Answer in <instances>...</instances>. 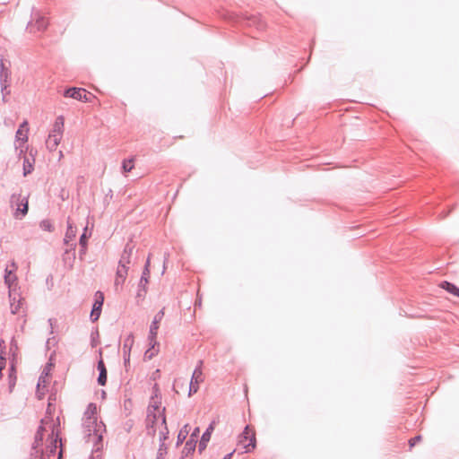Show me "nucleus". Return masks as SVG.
<instances>
[{"mask_svg":"<svg viewBox=\"0 0 459 459\" xmlns=\"http://www.w3.org/2000/svg\"><path fill=\"white\" fill-rule=\"evenodd\" d=\"M152 349H149L148 351H145L144 357L148 359H151L157 352V351H152Z\"/></svg>","mask_w":459,"mask_h":459,"instance_id":"nucleus-37","label":"nucleus"},{"mask_svg":"<svg viewBox=\"0 0 459 459\" xmlns=\"http://www.w3.org/2000/svg\"><path fill=\"white\" fill-rule=\"evenodd\" d=\"M11 206L15 210L13 216L21 220L28 213V197L21 194H13L11 196Z\"/></svg>","mask_w":459,"mask_h":459,"instance_id":"nucleus-3","label":"nucleus"},{"mask_svg":"<svg viewBox=\"0 0 459 459\" xmlns=\"http://www.w3.org/2000/svg\"><path fill=\"white\" fill-rule=\"evenodd\" d=\"M1 69H8L7 67H5L4 63L3 60H1V62H0V70Z\"/></svg>","mask_w":459,"mask_h":459,"instance_id":"nucleus-44","label":"nucleus"},{"mask_svg":"<svg viewBox=\"0 0 459 459\" xmlns=\"http://www.w3.org/2000/svg\"><path fill=\"white\" fill-rule=\"evenodd\" d=\"M167 260H168V257H165L163 264H166Z\"/></svg>","mask_w":459,"mask_h":459,"instance_id":"nucleus-47","label":"nucleus"},{"mask_svg":"<svg viewBox=\"0 0 459 459\" xmlns=\"http://www.w3.org/2000/svg\"><path fill=\"white\" fill-rule=\"evenodd\" d=\"M65 129V120L62 116H59L55 120L52 129L49 132V134L56 135L57 134L59 137H63Z\"/></svg>","mask_w":459,"mask_h":459,"instance_id":"nucleus-16","label":"nucleus"},{"mask_svg":"<svg viewBox=\"0 0 459 459\" xmlns=\"http://www.w3.org/2000/svg\"><path fill=\"white\" fill-rule=\"evenodd\" d=\"M91 235V232H90L88 234V226H86L83 230V232L82 234L81 235L80 237V240H79V243H80V246L81 247L86 249L87 248V239L88 238H90Z\"/></svg>","mask_w":459,"mask_h":459,"instance_id":"nucleus-28","label":"nucleus"},{"mask_svg":"<svg viewBox=\"0 0 459 459\" xmlns=\"http://www.w3.org/2000/svg\"><path fill=\"white\" fill-rule=\"evenodd\" d=\"M11 76V72L9 69H1L0 70V84H1V92L3 95V100L5 102L6 96L10 94V91L8 88L10 86L9 79Z\"/></svg>","mask_w":459,"mask_h":459,"instance_id":"nucleus-12","label":"nucleus"},{"mask_svg":"<svg viewBox=\"0 0 459 459\" xmlns=\"http://www.w3.org/2000/svg\"><path fill=\"white\" fill-rule=\"evenodd\" d=\"M97 368L100 372L98 383L100 385H105L107 383V368L102 359L98 361Z\"/></svg>","mask_w":459,"mask_h":459,"instance_id":"nucleus-19","label":"nucleus"},{"mask_svg":"<svg viewBox=\"0 0 459 459\" xmlns=\"http://www.w3.org/2000/svg\"><path fill=\"white\" fill-rule=\"evenodd\" d=\"M10 297V308L11 312L13 315L20 314L22 312L23 307V299L20 297L19 294L15 292L14 290H9Z\"/></svg>","mask_w":459,"mask_h":459,"instance_id":"nucleus-11","label":"nucleus"},{"mask_svg":"<svg viewBox=\"0 0 459 459\" xmlns=\"http://www.w3.org/2000/svg\"><path fill=\"white\" fill-rule=\"evenodd\" d=\"M149 274H143L142 275L141 279H140V281H139V290H138V293H137V296L138 297H141L142 296V290L143 292H145V286L148 284L149 282Z\"/></svg>","mask_w":459,"mask_h":459,"instance_id":"nucleus-27","label":"nucleus"},{"mask_svg":"<svg viewBox=\"0 0 459 459\" xmlns=\"http://www.w3.org/2000/svg\"><path fill=\"white\" fill-rule=\"evenodd\" d=\"M134 334L129 333L124 340V343H123V347H122L123 353L130 354L132 347L134 345Z\"/></svg>","mask_w":459,"mask_h":459,"instance_id":"nucleus-23","label":"nucleus"},{"mask_svg":"<svg viewBox=\"0 0 459 459\" xmlns=\"http://www.w3.org/2000/svg\"><path fill=\"white\" fill-rule=\"evenodd\" d=\"M152 397L160 398L159 397V387H158L157 384H155L153 386V395Z\"/></svg>","mask_w":459,"mask_h":459,"instance_id":"nucleus-41","label":"nucleus"},{"mask_svg":"<svg viewBox=\"0 0 459 459\" xmlns=\"http://www.w3.org/2000/svg\"><path fill=\"white\" fill-rule=\"evenodd\" d=\"M167 260H168V257H165L163 264H166Z\"/></svg>","mask_w":459,"mask_h":459,"instance_id":"nucleus-49","label":"nucleus"},{"mask_svg":"<svg viewBox=\"0 0 459 459\" xmlns=\"http://www.w3.org/2000/svg\"><path fill=\"white\" fill-rule=\"evenodd\" d=\"M233 453H234V451L230 453V454H228V455H226L222 459H231V456H232Z\"/></svg>","mask_w":459,"mask_h":459,"instance_id":"nucleus-43","label":"nucleus"},{"mask_svg":"<svg viewBox=\"0 0 459 459\" xmlns=\"http://www.w3.org/2000/svg\"><path fill=\"white\" fill-rule=\"evenodd\" d=\"M167 260H168V257H165L163 264H166Z\"/></svg>","mask_w":459,"mask_h":459,"instance_id":"nucleus-48","label":"nucleus"},{"mask_svg":"<svg viewBox=\"0 0 459 459\" xmlns=\"http://www.w3.org/2000/svg\"><path fill=\"white\" fill-rule=\"evenodd\" d=\"M123 358H124L125 368L127 370L128 367L130 366V354L123 353Z\"/></svg>","mask_w":459,"mask_h":459,"instance_id":"nucleus-34","label":"nucleus"},{"mask_svg":"<svg viewBox=\"0 0 459 459\" xmlns=\"http://www.w3.org/2000/svg\"><path fill=\"white\" fill-rule=\"evenodd\" d=\"M32 170H33L32 163L29 160V159L27 157H25L24 160H23V175L27 176L28 174L31 173Z\"/></svg>","mask_w":459,"mask_h":459,"instance_id":"nucleus-31","label":"nucleus"},{"mask_svg":"<svg viewBox=\"0 0 459 459\" xmlns=\"http://www.w3.org/2000/svg\"><path fill=\"white\" fill-rule=\"evenodd\" d=\"M164 316V310L161 309L154 316L152 324H151V326H150V337L151 339H154V338H157V334H158V329H159V324L160 323V321L162 320Z\"/></svg>","mask_w":459,"mask_h":459,"instance_id":"nucleus-15","label":"nucleus"},{"mask_svg":"<svg viewBox=\"0 0 459 459\" xmlns=\"http://www.w3.org/2000/svg\"><path fill=\"white\" fill-rule=\"evenodd\" d=\"M28 121L24 120L19 126L16 131L15 139L16 142L20 143L19 145L16 146L17 150H20V154L24 152V143L28 141Z\"/></svg>","mask_w":459,"mask_h":459,"instance_id":"nucleus-9","label":"nucleus"},{"mask_svg":"<svg viewBox=\"0 0 459 459\" xmlns=\"http://www.w3.org/2000/svg\"><path fill=\"white\" fill-rule=\"evenodd\" d=\"M160 407V398L152 397L150 405L148 407V414H147V433L148 435L154 436L156 433V429L154 428V423L157 421L158 416L156 411H159Z\"/></svg>","mask_w":459,"mask_h":459,"instance_id":"nucleus-4","label":"nucleus"},{"mask_svg":"<svg viewBox=\"0 0 459 459\" xmlns=\"http://www.w3.org/2000/svg\"><path fill=\"white\" fill-rule=\"evenodd\" d=\"M51 367L52 364H48L39 377L36 392L39 399H42V397L45 395V388L47 387V385L48 383Z\"/></svg>","mask_w":459,"mask_h":459,"instance_id":"nucleus-7","label":"nucleus"},{"mask_svg":"<svg viewBox=\"0 0 459 459\" xmlns=\"http://www.w3.org/2000/svg\"><path fill=\"white\" fill-rule=\"evenodd\" d=\"M12 267L15 268V263H12Z\"/></svg>","mask_w":459,"mask_h":459,"instance_id":"nucleus-50","label":"nucleus"},{"mask_svg":"<svg viewBox=\"0 0 459 459\" xmlns=\"http://www.w3.org/2000/svg\"><path fill=\"white\" fill-rule=\"evenodd\" d=\"M441 287L459 298V288H457L455 284L448 281H443L441 283Z\"/></svg>","mask_w":459,"mask_h":459,"instance_id":"nucleus-25","label":"nucleus"},{"mask_svg":"<svg viewBox=\"0 0 459 459\" xmlns=\"http://www.w3.org/2000/svg\"><path fill=\"white\" fill-rule=\"evenodd\" d=\"M125 281H126V279H124V277L120 278L116 274V278H115V285L116 286L122 285L125 282Z\"/></svg>","mask_w":459,"mask_h":459,"instance_id":"nucleus-38","label":"nucleus"},{"mask_svg":"<svg viewBox=\"0 0 459 459\" xmlns=\"http://www.w3.org/2000/svg\"><path fill=\"white\" fill-rule=\"evenodd\" d=\"M148 340H149V344L151 346V349H154L155 346L158 345V342H157L156 338L152 340L151 337L149 336Z\"/></svg>","mask_w":459,"mask_h":459,"instance_id":"nucleus-39","label":"nucleus"},{"mask_svg":"<svg viewBox=\"0 0 459 459\" xmlns=\"http://www.w3.org/2000/svg\"><path fill=\"white\" fill-rule=\"evenodd\" d=\"M202 365L203 361L199 360L197 366L195 367L193 372L189 385V396L192 395L193 394H195L198 391L199 384L204 381Z\"/></svg>","mask_w":459,"mask_h":459,"instance_id":"nucleus-6","label":"nucleus"},{"mask_svg":"<svg viewBox=\"0 0 459 459\" xmlns=\"http://www.w3.org/2000/svg\"><path fill=\"white\" fill-rule=\"evenodd\" d=\"M98 420L97 419V406L95 403H89L84 412L82 420Z\"/></svg>","mask_w":459,"mask_h":459,"instance_id":"nucleus-22","label":"nucleus"},{"mask_svg":"<svg viewBox=\"0 0 459 459\" xmlns=\"http://www.w3.org/2000/svg\"><path fill=\"white\" fill-rule=\"evenodd\" d=\"M164 410H165V408H163L162 411H164ZM160 417H161L162 429L160 430V446H164L165 440L169 437V429H168V427L166 424V417L163 412H161Z\"/></svg>","mask_w":459,"mask_h":459,"instance_id":"nucleus-18","label":"nucleus"},{"mask_svg":"<svg viewBox=\"0 0 459 459\" xmlns=\"http://www.w3.org/2000/svg\"><path fill=\"white\" fill-rule=\"evenodd\" d=\"M39 227L42 230L48 232H52L54 230V226L52 222L48 219L41 221L39 223Z\"/></svg>","mask_w":459,"mask_h":459,"instance_id":"nucleus-29","label":"nucleus"},{"mask_svg":"<svg viewBox=\"0 0 459 459\" xmlns=\"http://www.w3.org/2000/svg\"><path fill=\"white\" fill-rule=\"evenodd\" d=\"M239 444L244 447V453H249L255 447V437L247 426L239 437Z\"/></svg>","mask_w":459,"mask_h":459,"instance_id":"nucleus-5","label":"nucleus"},{"mask_svg":"<svg viewBox=\"0 0 459 459\" xmlns=\"http://www.w3.org/2000/svg\"><path fill=\"white\" fill-rule=\"evenodd\" d=\"M16 281V275L13 273V270L5 269L4 282L8 285L9 290H12V285Z\"/></svg>","mask_w":459,"mask_h":459,"instance_id":"nucleus-24","label":"nucleus"},{"mask_svg":"<svg viewBox=\"0 0 459 459\" xmlns=\"http://www.w3.org/2000/svg\"><path fill=\"white\" fill-rule=\"evenodd\" d=\"M134 249V245L133 244L132 240L128 241L126 244L124 250L120 255L118 264L129 266V264H131V257L133 255Z\"/></svg>","mask_w":459,"mask_h":459,"instance_id":"nucleus-13","label":"nucleus"},{"mask_svg":"<svg viewBox=\"0 0 459 459\" xmlns=\"http://www.w3.org/2000/svg\"><path fill=\"white\" fill-rule=\"evenodd\" d=\"M86 250H87V248L84 249V248L81 247L80 255L82 256V255H85L86 254Z\"/></svg>","mask_w":459,"mask_h":459,"instance_id":"nucleus-45","label":"nucleus"},{"mask_svg":"<svg viewBox=\"0 0 459 459\" xmlns=\"http://www.w3.org/2000/svg\"><path fill=\"white\" fill-rule=\"evenodd\" d=\"M48 323L50 325V328H51V333H53V319H48Z\"/></svg>","mask_w":459,"mask_h":459,"instance_id":"nucleus-46","label":"nucleus"},{"mask_svg":"<svg viewBox=\"0 0 459 459\" xmlns=\"http://www.w3.org/2000/svg\"><path fill=\"white\" fill-rule=\"evenodd\" d=\"M128 269H129V266L118 264L116 274L120 278L124 277V279H126Z\"/></svg>","mask_w":459,"mask_h":459,"instance_id":"nucleus-32","label":"nucleus"},{"mask_svg":"<svg viewBox=\"0 0 459 459\" xmlns=\"http://www.w3.org/2000/svg\"><path fill=\"white\" fill-rule=\"evenodd\" d=\"M199 434V428H195L194 431L192 432L190 438H195L196 440Z\"/></svg>","mask_w":459,"mask_h":459,"instance_id":"nucleus-42","label":"nucleus"},{"mask_svg":"<svg viewBox=\"0 0 459 459\" xmlns=\"http://www.w3.org/2000/svg\"><path fill=\"white\" fill-rule=\"evenodd\" d=\"M48 25V22L45 17L35 14V20L29 22L27 29L30 33H35L46 30Z\"/></svg>","mask_w":459,"mask_h":459,"instance_id":"nucleus-10","label":"nucleus"},{"mask_svg":"<svg viewBox=\"0 0 459 459\" xmlns=\"http://www.w3.org/2000/svg\"><path fill=\"white\" fill-rule=\"evenodd\" d=\"M45 433H48V436H51V442L50 446H48L49 453H55L57 446L56 443L58 441V433L56 423L49 416H46L41 420V425L39 426L35 435L32 448L36 450L41 445Z\"/></svg>","mask_w":459,"mask_h":459,"instance_id":"nucleus-1","label":"nucleus"},{"mask_svg":"<svg viewBox=\"0 0 459 459\" xmlns=\"http://www.w3.org/2000/svg\"><path fill=\"white\" fill-rule=\"evenodd\" d=\"M103 295L101 292L98 291L96 293V299H95V302L93 304V307H92V309H91V320L92 322H95L97 321L99 318H100V313H101V307H102V305H103Z\"/></svg>","mask_w":459,"mask_h":459,"instance_id":"nucleus-14","label":"nucleus"},{"mask_svg":"<svg viewBox=\"0 0 459 459\" xmlns=\"http://www.w3.org/2000/svg\"><path fill=\"white\" fill-rule=\"evenodd\" d=\"M133 169H134V160L133 159H128V160H123L122 169H123L124 173L130 172Z\"/></svg>","mask_w":459,"mask_h":459,"instance_id":"nucleus-30","label":"nucleus"},{"mask_svg":"<svg viewBox=\"0 0 459 459\" xmlns=\"http://www.w3.org/2000/svg\"><path fill=\"white\" fill-rule=\"evenodd\" d=\"M61 140H62V137H59L57 134H56V135L48 134V139L46 141V146L50 152H54L56 150Z\"/></svg>","mask_w":459,"mask_h":459,"instance_id":"nucleus-20","label":"nucleus"},{"mask_svg":"<svg viewBox=\"0 0 459 459\" xmlns=\"http://www.w3.org/2000/svg\"><path fill=\"white\" fill-rule=\"evenodd\" d=\"M200 304H201L200 301L199 302H197V301L195 302V306L200 305Z\"/></svg>","mask_w":459,"mask_h":459,"instance_id":"nucleus-51","label":"nucleus"},{"mask_svg":"<svg viewBox=\"0 0 459 459\" xmlns=\"http://www.w3.org/2000/svg\"><path fill=\"white\" fill-rule=\"evenodd\" d=\"M421 439V437L420 436H416L415 437L411 438L410 441H409V444H410V446L412 447L414 446L418 442H420Z\"/></svg>","mask_w":459,"mask_h":459,"instance_id":"nucleus-36","label":"nucleus"},{"mask_svg":"<svg viewBox=\"0 0 459 459\" xmlns=\"http://www.w3.org/2000/svg\"><path fill=\"white\" fill-rule=\"evenodd\" d=\"M187 435H188V424L185 425L178 432V439H177L178 446L185 441Z\"/></svg>","mask_w":459,"mask_h":459,"instance_id":"nucleus-26","label":"nucleus"},{"mask_svg":"<svg viewBox=\"0 0 459 459\" xmlns=\"http://www.w3.org/2000/svg\"><path fill=\"white\" fill-rule=\"evenodd\" d=\"M143 274H150V258H148L146 261V264L143 269Z\"/></svg>","mask_w":459,"mask_h":459,"instance_id":"nucleus-40","label":"nucleus"},{"mask_svg":"<svg viewBox=\"0 0 459 459\" xmlns=\"http://www.w3.org/2000/svg\"><path fill=\"white\" fill-rule=\"evenodd\" d=\"M195 443L196 440L195 438H189L185 445V450H186L187 452L195 451Z\"/></svg>","mask_w":459,"mask_h":459,"instance_id":"nucleus-33","label":"nucleus"},{"mask_svg":"<svg viewBox=\"0 0 459 459\" xmlns=\"http://www.w3.org/2000/svg\"><path fill=\"white\" fill-rule=\"evenodd\" d=\"M64 96L66 98L89 102L91 101V97L92 95L90 92H87L86 90L82 88H69L65 91Z\"/></svg>","mask_w":459,"mask_h":459,"instance_id":"nucleus-8","label":"nucleus"},{"mask_svg":"<svg viewBox=\"0 0 459 459\" xmlns=\"http://www.w3.org/2000/svg\"><path fill=\"white\" fill-rule=\"evenodd\" d=\"M165 453H166V446H160L156 459H163V455Z\"/></svg>","mask_w":459,"mask_h":459,"instance_id":"nucleus-35","label":"nucleus"},{"mask_svg":"<svg viewBox=\"0 0 459 459\" xmlns=\"http://www.w3.org/2000/svg\"><path fill=\"white\" fill-rule=\"evenodd\" d=\"M82 429L86 441L96 444L102 439L105 425L98 420H82Z\"/></svg>","mask_w":459,"mask_h":459,"instance_id":"nucleus-2","label":"nucleus"},{"mask_svg":"<svg viewBox=\"0 0 459 459\" xmlns=\"http://www.w3.org/2000/svg\"><path fill=\"white\" fill-rule=\"evenodd\" d=\"M76 228L70 221V219L67 220V230L65 235L64 241L65 244H68L70 241L74 240L76 236Z\"/></svg>","mask_w":459,"mask_h":459,"instance_id":"nucleus-21","label":"nucleus"},{"mask_svg":"<svg viewBox=\"0 0 459 459\" xmlns=\"http://www.w3.org/2000/svg\"><path fill=\"white\" fill-rule=\"evenodd\" d=\"M213 429V423H211L209 427L206 429V430L204 432L198 446V449L200 452L206 448L207 443L210 441L211 435Z\"/></svg>","mask_w":459,"mask_h":459,"instance_id":"nucleus-17","label":"nucleus"}]
</instances>
